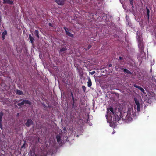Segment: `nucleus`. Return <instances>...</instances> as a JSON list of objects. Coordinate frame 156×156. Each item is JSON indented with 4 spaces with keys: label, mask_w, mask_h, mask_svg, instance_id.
Instances as JSON below:
<instances>
[{
    "label": "nucleus",
    "mask_w": 156,
    "mask_h": 156,
    "mask_svg": "<svg viewBox=\"0 0 156 156\" xmlns=\"http://www.w3.org/2000/svg\"><path fill=\"white\" fill-rule=\"evenodd\" d=\"M64 29L65 30L66 32V35H67L72 37L73 38L74 37V36L73 34H71L70 32H69V30L68 28H67L66 27H63Z\"/></svg>",
    "instance_id": "5"
},
{
    "label": "nucleus",
    "mask_w": 156,
    "mask_h": 156,
    "mask_svg": "<svg viewBox=\"0 0 156 156\" xmlns=\"http://www.w3.org/2000/svg\"><path fill=\"white\" fill-rule=\"evenodd\" d=\"M115 69L117 70H119V71H121V70H122L124 72H125L129 74H132V73L131 71L127 69H124L123 68H122L121 67H120L119 65L118 64H117L115 65Z\"/></svg>",
    "instance_id": "2"
},
{
    "label": "nucleus",
    "mask_w": 156,
    "mask_h": 156,
    "mask_svg": "<svg viewBox=\"0 0 156 156\" xmlns=\"http://www.w3.org/2000/svg\"><path fill=\"white\" fill-rule=\"evenodd\" d=\"M134 100L135 101V102L136 105H137V112H139L140 111V103L137 100V99L136 98H134Z\"/></svg>",
    "instance_id": "7"
},
{
    "label": "nucleus",
    "mask_w": 156,
    "mask_h": 156,
    "mask_svg": "<svg viewBox=\"0 0 156 156\" xmlns=\"http://www.w3.org/2000/svg\"><path fill=\"white\" fill-rule=\"evenodd\" d=\"M133 86L134 87L139 89L144 94H146V93L145 92L144 90L141 87L137 85L136 84H134Z\"/></svg>",
    "instance_id": "9"
},
{
    "label": "nucleus",
    "mask_w": 156,
    "mask_h": 156,
    "mask_svg": "<svg viewBox=\"0 0 156 156\" xmlns=\"http://www.w3.org/2000/svg\"><path fill=\"white\" fill-rule=\"evenodd\" d=\"M65 0H55V2L58 5H63L65 3Z\"/></svg>",
    "instance_id": "10"
},
{
    "label": "nucleus",
    "mask_w": 156,
    "mask_h": 156,
    "mask_svg": "<svg viewBox=\"0 0 156 156\" xmlns=\"http://www.w3.org/2000/svg\"><path fill=\"white\" fill-rule=\"evenodd\" d=\"M29 38L30 40V41L31 43L33 44L34 42V38L31 36V34L29 35Z\"/></svg>",
    "instance_id": "15"
},
{
    "label": "nucleus",
    "mask_w": 156,
    "mask_h": 156,
    "mask_svg": "<svg viewBox=\"0 0 156 156\" xmlns=\"http://www.w3.org/2000/svg\"><path fill=\"white\" fill-rule=\"evenodd\" d=\"M15 92L16 94L18 95H22L24 94L23 93L22 91H21L18 89H16V90Z\"/></svg>",
    "instance_id": "12"
},
{
    "label": "nucleus",
    "mask_w": 156,
    "mask_h": 156,
    "mask_svg": "<svg viewBox=\"0 0 156 156\" xmlns=\"http://www.w3.org/2000/svg\"><path fill=\"white\" fill-rule=\"evenodd\" d=\"M130 3L131 4H133V0H129Z\"/></svg>",
    "instance_id": "26"
},
{
    "label": "nucleus",
    "mask_w": 156,
    "mask_h": 156,
    "mask_svg": "<svg viewBox=\"0 0 156 156\" xmlns=\"http://www.w3.org/2000/svg\"><path fill=\"white\" fill-rule=\"evenodd\" d=\"M90 15V14L89 12H86L85 13V15L86 16V19L89 20V15Z\"/></svg>",
    "instance_id": "17"
},
{
    "label": "nucleus",
    "mask_w": 156,
    "mask_h": 156,
    "mask_svg": "<svg viewBox=\"0 0 156 156\" xmlns=\"http://www.w3.org/2000/svg\"><path fill=\"white\" fill-rule=\"evenodd\" d=\"M119 58L120 60H122L123 59V58L122 57L120 56L119 57Z\"/></svg>",
    "instance_id": "32"
},
{
    "label": "nucleus",
    "mask_w": 156,
    "mask_h": 156,
    "mask_svg": "<svg viewBox=\"0 0 156 156\" xmlns=\"http://www.w3.org/2000/svg\"><path fill=\"white\" fill-rule=\"evenodd\" d=\"M2 118L0 117V123H2Z\"/></svg>",
    "instance_id": "30"
},
{
    "label": "nucleus",
    "mask_w": 156,
    "mask_h": 156,
    "mask_svg": "<svg viewBox=\"0 0 156 156\" xmlns=\"http://www.w3.org/2000/svg\"><path fill=\"white\" fill-rule=\"evenodd\" d=\"M107 113L108 115L109 113L110 114V111L112 112V114L114 115V117H113V119H115V121H119V117L117 115H116L114 111L113 108L112 107L108 108H107Z\"/></svg>",
    "instance_id": "1"
},
{
    "label": "nucleus",
    "mask_w": 156,
    "mask_h": 156,
    "mask_svg": "<svg viewBox=\"0 0 156 156\" xmlns=\"http://www.w3.org/2000/svg\"><path fill=\"white\" fill-rule=\"evenodd\" d=\"M87 86L90 87L92 85V82L90 78L89 77L88 78V81L87 82Z\"/></svg>",
    "instance_id": "14"
},
{
    "label": "nucleus",
    "mask_w": 156,
    "mask_h": 156,
    "mask_svg": "<svg viewBox=\"0 0 156 156\" xmlns=\"http://www.w3.org/2000/svg\"><path fill=\"white\" fill-rule=\"evenodd\" d=\"M48 25L50 26L51 27H53V26L52 24L51 23H49L48 24Z\"/></svg>",
    "instance_id": "28"
},
{
    "label": "nucleus",
    "mask_w": 156,
    "mask_h": 156,
    "mask_svg": "<svg viewBox=\"0 0 156 156\" xmlns=\"http://www.w3.org/2000/svg\"><path fill=\"white\" fill-rule=\"evenodd\" d=\"M82 88L83 91L85 92L86 90V87L85 86H82Z\"/></svg>",
    "instance_id": "23"
},
{
    "label": "nucleus",
    "mask_w": 156,
    "mask_h": 156,
    "mask_svg": "<svg viewBox=\"0 0 156 156\" xmlns=\"http://www.w3.org/2000/svg\"><path fill=\"white\" fill-rule=\"evenodd\" d=\"M95 73V71H92V72H91L90 73V74L92 75H93V74H94Z\"/></svg>",
    "instance_id": "29"
},
{
    "label": "nucleus",
    "mask_w": 156,
    "mask_h": 156,
    "mask_svg": "<svg viewBox=\"0 0 156 156\" xmlns=\"http://www.w3.org/2000/svg\"><path fill=\"white\" fill-rule=\"evenodd\" d=\"M71 96L72 98V108L73 109H76V108L77 106V103L76 102V100L74 98L73 92L71 91Z\"/></svg>",
    "instance_id": "3"
},
{
    "label": "nucleus",
    "mask_w": 156,
    "mask_h": 156,
    "mask_svg": "<svg viewBox=\"0 0 156 156\" xmlns=\"http://www.w3.org/2000/svg\"><path fill=\"white\" fill-rule=\"evenodd\" d=\"M138 46L141 49H142V44L141 41H139Z\"/></svg>",
    "instance_id": "18"
},
{
    "label": "nucleus",
    "mask_w": 156,
    "mask_h": 156,
    "mask_svg": "<svg viewBox=\"0 0 156 156\" xmlns=\"http://www.w3.org/2000/svg\"><path fill=\"white\" fill-rule=\"evenodd\" d=\"M64 29L65 30L66 32V35H67L72 37L73 38L74 37V36L73 34H71L70 32H69V30L68 28H67L66 27H63Z\"/></svg>",
    "instance_id": "6"
},
{
    "label": "nucleus",
    "mask_w": 156,
    "mask_h": 156,
    "mask_svg": "<svg viewBox=\"0 0 156 156\" xmlns=\"http://www.w3.org/2000/svg\"><path fill=\"white\" fill-rule=\"evenodd\" d=\"M0 128H1V129L2 130L3 129V127H2V123H0Z\"/></svg>",
    "instance_id": "25"
},
{
    "label": "nucleus",
    "mask_w": 156,
    "mask_h": 156,
    "mask_svg": "<svg viewBox=\"0 0 156 156\" xmlns=\"http://www.w3.org/2000/svg\"><path fill=\"white\" fill-rule=\"evenodd\" d=\"M7 34V32L6 30H5L2 33V35L3 36H5V35Z\"/></svg>",
    "instance_id": "22"
},
{
    "label": "nucleus",
    "mask_w": 156,
    "mask_h": 156,
    "mask_svg": "<svg viewBox=\"0 0 156 156\" xmlns=\"http://www.w3.org/2000/svg\"><path fill=\"white\" fill-rule=\"evenodd\" d=\"M31 156H37V155L34 153H32L31 154Z\"/></svg>",
    "instance_id": "27"
},
{
    "label": "nucleus",
    "mask_w": 156,
    "mask_h": 156,
    "mask_svg": "<svg viewBox=\"0 0 156 156\" xmlns=\"http://www.w3.org/2000/svg\"><path fill=\"white\" fill-rule=\"evenodd\" d=\"M132 5V8H134V5H133V4H131Z\"/></svg>",
    "instance_id": "34"
},
{
    "label": "nucleus",
    "mask_w": 156,
    "mask_h": 156,
    "mask_svg": "<svg viewBox=\"0 0 156 156\" xmlns=\"http://www.w3.org/2000/svg\"><path fill=\"white\" fill-rule=\"evenodd\" d=\"M146 9L147 10V18L148 20H149V13H150V10L149 9L147 8H146Z\"/></svg>",
    "instance_id": "19"
},
{
    "label": "nucleus",
    "mask_w": 156,
    "mask_h": 156,
    "mask_svg": "<svg viewBox=\"0 0 156 156\" xmlns=\"http://www.w3.org/2000/svg\"><path fill=\"white\" fill-rule=\"evenodd\" d=\"M33 123V122L32 120L31 119H28L25 125L27 127H29Z\"/></svg>",
    "instance_id": "8"
},
{
    "label": "nucleus",
    "mask_w": 156,
    "mask_h": 156,
    "mask_svg": "<svg viewBox=\"0 0 156 156\" xmlns=\"http://www.w3.org/2000/svg\"><path fill=\"white\" fill-rule=\"evenodd\" d=\"M66 50H67V49L66 48H62L60 49V52H62L65 51Z\"/></svg>",
    "instance_id": "21"
},
{
    "label": "nucleus",
    "mask_w": 156,
    "mask_h": 156,
    "mask_svg": "<svg viewBox=\"0 0 156 156\" xmlns=\"http://www.w3.org/2000/svg\"><path fill=\"white\" fill-rule=\"evenodd\" d=\"M91 46H92L90 44H89L87 48H84V49L85 50L87 51L89 50L91 47Z\"/></svg>",
    "instance_id": "20"
},
{
    "label": "nucleus",
    "mask_w": 156,
    "mask_h": 156,
    "mask_svg": "<svg viewBox=\"0 0 156 156\" xmlns=\"http://www.w3.org/2000/svg\"><path fill=\"white\" fill-rule=\"evenodd\" d=\"M24 104L31 105L32 103L28 100H23L21 103H18L17 105L19 106H21V105H23Z\"/></svg>",
    "instance_id": "4"
},
{
    "label": "nucleus",
    "mask_w": 156,
    "mask_h": 156,
    "mask_svg": "<svg viewBox=\"0 0 156 156\" xmlns=\"http://www.w3.org/2000/svg\"><path fill=\"white\" fill-rule=\"evenodd\" d=\"M13 2V1H11L10 0H3V3L4 4L7 3L10 5H12Z\"/></svg>",
    "instance_id": "11"
},
{
    "label": "nucleus",
    "mask_w": 156,
    "mask_h": 156,
    "mask_svg": "<svg viewBox=\"0 0 156 156\" xmlns=\"http://www.w3.org/2000/svg\"><path fill=\"white\" fill-rule=\"evenodd\" d=\"M34 34L36 36L38 39L39 38V32L38 30H35L34 31Z\"/></svg>",
    "instance_id": "13"
},
{
    "label": "nucleus",
    "mask_w": 156,
    "mask_h": 156,
    "mask_svg": "<svg viewBox=\"0 0 156 156\" xmlns=\"http://www.w3.org/2000/svg\"><path fill=\"white\" fill-rule=\"evenodd\" d=\"M56 138L57 141L59 143L61 140V137L60 135H58L56 136Z\"/></svg>",
    "instance_id": "16"
},
{
    "label": "nucleus",
    "mask_w": 156,
    "mask_h": 156,
    "mask_svg": "<svg viewBox=\"0 0 156 156\" xmlns=\"http://www.w3.org/2000/svg\"><path fill=\"white\" fill-rule=\"evenodd\" d=\"M25 146V143H24L23 145L22 146V148H23V147H24Z\"/></svg>",
    "instance_id": "33"
},
{
    "label": "nucleus",
    "mask_w": 156,
    "mask_h": 156,
    "mask_svg": "<svg viewBox=\"0 0 156 156\" xmlns=\"http://www.w3.org/2000/svg\"><path fill=\"white\" fill-rule=\"evenodd\" d=\"M3 115V113L2 112H1L0 113V117L2 118Z\"/></svg>",
    "instance_id": "24"
},
{
    "label": "nucleus",
    "mask_w": 156,
    "mask_h": 156,
    "mask_svg": "<svg viewBox=\"0 0 156 156\" xmlns=\"http://www.w3.org/2000/svg\"><path fill=\"white\" fill-rule=\"evenodd\" d=\"M112 64H110L109 65V67H112Z\"/></svg>",
    "instance_id": "35"
},
{
    "label": "nucleus",
    "mask_w": 156,
    "mask_h": 156,
    "mask_svg": "<svg viewBox=\"0 0 156 156\" xmlns=\"http://www.w3.org/2000/svg\"><path fill=\"white\" fill-rule=\"evenodd\" d=\"M2 40H4L5 38V36H3V35H2Z\"/></svg>",
    "instance_id": "31"
}]
</instances>
